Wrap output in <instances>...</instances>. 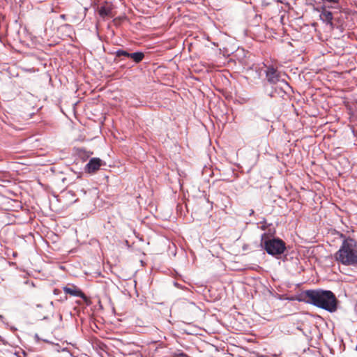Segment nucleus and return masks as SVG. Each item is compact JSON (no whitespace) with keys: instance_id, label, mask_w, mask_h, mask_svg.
Masks as SVG:
<instances>
[{"instance_id":"obj_11","label":"nucleus","mask_w":357,"mask_h":357,"mask_svg":"<svg viewBox=\"0 0 357 357\" xmlns=\"http://www.w3.org/2000/svg\"><path fill=\"white\" fill-rule=\"evenodd\" d=\"M60 292H61V291H60V290H59V289H54V294L55 295L59 294Z\"/></svg>"},{"instance_id":"obj_9","label":"nucleus","mask_w":357,"mask_h":357,"mask_svg":"<svg viewBox=\"0 0 357 357\" xmlns=\"http://www.w3.org/2000/svg\"><path fill=\"white\" fill-rule=\"evenodd\" d=\"M129 58L132 59L135 63L141 62L144 58V54L141 52L130 53Z\"/></svg>"},{"instance_id":"obj_7","label":"nucleus","mask_w":357,"mask_h":357,"mask_svg":"<svg viewBox=\"0 0 357 357\" xmlns=\"http://www.w3.org/2000/svg\"><path fill=\"white\" fill-rule=\"evenodd\" d=\"M113 6L111 3L105 2L103 5H101L98 8V13L100 17H112L114 16L112 14Z\"/></svg>"},{"instance_id":"obj_4","label":"nucleus","mask_w":357,"mask_h":357,"mask_svg":"<svg viewBox=\"0 0 357 357\" xmlns=\"http://www.w3.org/2000/svg\"><path fill=\"white\" fill-rule=\"evenodd\" d=\"M266 77L271 84H275L280 79V73L273 66H268L266 70Z\"/></svg>"},{"instance_id":"obj_8","label":"nucleus","mask_w":357,"mask_h":357,"mask_svg":"<svg viewBox=\"0 0 357 357\" xmlns=\"http://www.w3.org/2000/svg\"><path fill=\"white\" fill-rule=\"evenodd\" d=\"M320 17L323 21L332 25L333 14L331 12L324 10V11L321 12Z\"/></svg>"},{"instance_id":"obj_10","label":"nucleus","mask_w":357,"mask_h":357,"mask_svg":"<svg viewBox=\"0 0 357 357\" xmlns=\"http://www.w3.org/2000/svg\"><path fill=\"white\" fill-rule=\"evenodd\" d=\"M116 56H124L129 58L130 53H128V52H126L125 50H119L116 51Z\"/></svg>"},{"instance_id":"obj_5","label":"nucleus","mask_w":357,"mask_h":357,"mask_svg":"<svg viewBox=\"0 0 357 357\" xmlns=\"http://www.w3.org/2000/svg\"><path fill=\"white\" fill-rule=\"evenodd\" d=\"M63 289L66 294L86 298L85 294L77 286L74 284H68V286L63 287Z\"/></svg>"},{"instance_id":"obj_6","label":"nucleus","mask_w":357,"mask_h":357,"mask_svg":"<svg viewBox=\"0 0 357 357\" xmlns=\"http://www.w3.org/2000/svg\"><path fill=\"white\" fill-rule=\"evenodd\" d=\"M102 160L98 158H93L87 163L86 169L89 173H95L102 165Z\"/></svg>"},{"instance_id":"obj_3","label":"nucleus","mask_w":357,"mask_h":357,"mask_svg":"<svg viewBox=\"0 0 357 357\" xmlns=\"http://www.w3.org/2000/svg\"><path fill=\"white\" fill-rule=\"evenodd\" d=\"M285 248L284 242L280 239H269L264 242L265 250L271 255H281Z\"/></svg>"},{"instance_id":"obj_2","label":"nucleus","mask_w":357,"mask_h":357,"mask_svg":"<svg viewBox=\"0 0 357 357\" xmlns=\"http://www.w3.org/2000/svg\"><path fill=\"white\" fill-rule=\"evenodd\" d=\"M343 238L340 249L334 254L335 260L345 266H357V241L351 237Z\"/></svg>"},{"instance_id":"obj_1","label":"nucleus","mask_w":357,"mask_h":357,"mask_svg":"<svg viewBox=\"0 0 357 357\" xmlns=\"http://www.w3.org/2000/svg\"><path fill=\"white\" fill-rule=\"evenodd\" d=\"M303 296L307 303L333 312L337 310V298L331 291L307 290Z\"/></svg>"},{"instance_id":"obj_12","label":"nucleus","mask_w":357,"mask_h":357,"mask_svg":"<svg viewBox=\"0 0 357 357\" xmlns=\"http://www.w3.org/2000/svg\"><path fill=\"white\" fill-rule=\"evenodd\" d=\"M73 115L75 116V118H77V113H76V112H74V113H73Z\"/></svg>"},{"instance_id":"obj_13","label":"nucleus","mask_w":357,"mask_h":357,"mask_svg":"<svg viewBox=\"0 0 357 357\" xmlns=\"http://www.w3.org/2000/svg\"><path fill=\"white\" fill-rule=\"evenodd\" d=\"M62 300H67V296H65L64 298Z\"/></svg>"}]
</instances>
